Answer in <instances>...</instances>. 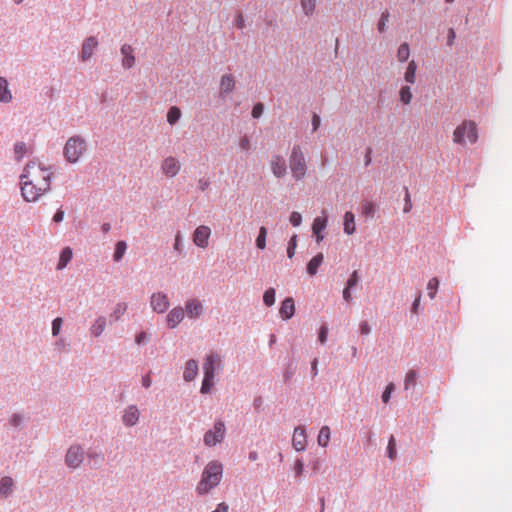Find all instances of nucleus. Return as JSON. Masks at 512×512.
I'll use <instances>...</instances> for the list:
<instances>
[{
	"mask_svg": "<svg viewBox=\"0 0 512 512\" xmlns=\"http://www.w3.org/2000/svg\"><path fill=\"white\" fill-rule=\"evenodd\" d=\"M50 167L37 161H30L20 176L21 194L25 201L35 202L51 189Z\"/></svg>",
	"mask_w": 512,
	"mask_h": 512,
	"instance_id": "obj_1",
	"label": "nucleus"
},
{
	"mask_svg": "<svg viewBox=\"0 0 512 512\" xmlns=\"http://www.w3.org/2000/svg\"><path fill=\"white\" fill-rule=\"evenodd\" d=\"M223 474V466L219 461H210L204 468L202 473V478L197 486V491L199 494H206L211 489L216 487L221 479Z\"/></svg>",
	"mask_w": 512,
	"mask_h": 512,
	"instance_id": "obj_2",
	"label": "nucleus"
},
{
	"mask_svg": "<svg viewBox=\"0 0 512 512\" xmlns=\"http://www.w3.org/2000/svg\"><path fill=\"white\" fill-rule=\"evenodd\" d=\"M478 141V128L473 120H463L453 131V142L458 145L475 144Z\"/></svg>",
	"mask_w": 512,
	"mask_h": 512,
	"instance_id": "obj_3",
	"label": "nucleus"
},
{
	"mask_svg": "<svg viewBox=\"0 0 512 512\" xmlns=\"http://www.w3.org/2000/svg\"><path fill=\"white\" fill-rule=\"evenodd\" d=\"M222 367V359L218 353H210L206 356L203 364L204 379L201 386V393H208L214 385L215 372Z\"/></svg>",
	"mask_w": 512,
	"mask_h": 512,
	"instance_id": "obj_4",
	"label": "nucleus"
},
{
	"mask_svg": "<svg viewBox=\"0 0 512 512\" xmlns=\"http://www.w3.org/2000/svg\"><path fill=\"white\" fill-rule=\"evenodd\" d=\"M289 167L292 172V176L296 181L304 179L307 173V164L305 155L300 146L295 145L292 148L289 157Z\"/></svg>",
	"mask_w": 512,
	"mask_h": 512,
	"instance_id": "obj_5",
	"label": "nucleus"
},
{
	"mask_svg": "<svg viewBox=\"0 0 512 512\" xmlns=\"http://www.w3.org/2000/svg\"><path fill=\"white\" fill-rule=\"evenodd\" d=\"M86 143L80 137H71L64 147V155L68 162L76 163L85 153Z\"/></svg>",
	"mask_w": 512,
	"mask_h": 512,
	"instance_id": "obj_6",
	"label": "nucleus"
},
{
	"mask_svg": "<svg viewBox=\"0 0 512 512\" xmlns=\"http://www.w3.org/2000/svg\"><path fill=\"white\" fill-rule=\"evenodd\" d=\"M226 427L223 421L218 420L214 423L212 429H209L204 435V444L213 447L224 440Z\"/></svg>",
	"mask_w": 512,
	"mask_h": 512,
	"instance_id": "obj_7",
	"label": "nucleus"
},
{
	"mask_svg": "<svg viewBox=\"0 0 512 512\" xmlns=\"http://www.w3.org/2000/svg\"><path fill=\"white\" fill-rule=\"evenodd\" d=\"M210 235L211 229L206 225H200L193 233V243L197 247L205 249L208 246Z\"/></svg>",
	"mask_w": 512,
	"mask_h": 512,
	"instance_id": "obj_8",
	"label": "nucleus"
},
{
	"mask_svg": "<svg viewBox=\"0 0 512 512\" xmlns=\"http://www.w3.org/2000/svg\"><path fill=\"white\" fill-rule=\"evenodd\" d=\"M83 461V450L80 446L74 445L71 446L66 454L65 462L66 464L72 468L75 469L80 466V464Z\"/></svg>",
	"mask_w": 512,
	"mask_h": 512,
	"instance_id": "obj_9",
	"label": "nucleus"
},
{
	"mask_svg": "<svg viewBox=\"0 0 512 512\" xmlns=\"http://www.w3.org/2000/svg\"><path fill=\"white\" fill-rule=\"evenodd\" d=\"M270 169L276 178H282L287 173L286 160L278 154L272 155L269 161Z\"/></svg>",
	"mask_w": 512,
	"mask_h": 512,
	"instance_id": "obj_10",
	"label": "nucleus"
},
{
	"mask_svg": "<svg viewBox=\"0 0 512 512\" xmlns=\"http://www.w3.org/2000/svg\"><path fill=\"white\" fill-rule=\"evenodd\" d=\"M150 304L157 313H164L170 305L167 295L162 292L152 294Z\"/></svg>",
	"mask_w": 512,
	"mask_h": 512,
	"instance_id": "obj_11",
	"label": "nucleus"
},
{
	"mask_svg": "<svg viewBox=\"0 0 512 512\" xmlns=\"http://www.w3.org/2000/svg\"><path fill=\"white\" fill-rule=\"evenodd\" d=\"M180 163L175 157H167L161 164L162 172L169 178L175 177L180 171Z\"/></svg>",
	"mask_w": 512,
	"mask_h": 512,
	"instance_id": "obj_12",
	"label": "nucleus"
},
{
	"mask_svg": "<svg viewBox=\"0 0 512 512\" xmlns=\"http://www.w3.org/2000/svg\"><path fill=\"white\" fill-rule=\"evenodd\" d=\"M306 431L303 427L298 426L294 429L292 437V445L297 451H303L306 448Z\"/></svg>",
	"mask_w": 512,
	"mask_h": 512,
	"instance_id": "obj_13",
	"label": "nucleus"
},
{
	"mask_svg": "<svg viewBox=\"0 0 512 512\" xmlns=\"http://www.w3.org/2000/svg\"><path fill=\"white\" fill-rule=\"evenodd\" d=\"M323 214V217H316L312 224V232L315 235L316 241L318 243L324 239L323 231L326 229L328 221L324 211Z\"/></svg>",
	"mask_w": 512,
	"mask_h": 512,
	"instance_id": "obj_14",
	"label": "nucleus"
},
{
	"mask_svg": "<svg viewBox=\"0 0 512 512\" xmlns=\"http://www.w3.org/2000/svg\"><path fill=\"white\" fill-rule=\"evenodd\" d=\"M120 51H121V54L123 55L122 66L125 69L132 68L135 65V61H136L135 56H134L133 47L129 44H123L121 46Z\"/></svg>",
	"mask_w": 512,
	"mask_h": 512,
	"instance_id": "obj_15",
	"label": "nucleus"
},
{
	"mask_svg": "<svg viewBox=\"0 0 512 512\" xmlns=\"http://www.w3.org/2000/svg\"><path fill=\"white\" fill-rule=\"evenodd\" d=\"M98 46V40L94 36H90L83 42L81 58L82 60H88L92 55L96 47Z\"/></svg>",
	"mask_w": 512,
	"mask_h": 512,
	"instance_id": "obj_16",
	"label": "nucleus"
},
{
	"mask_svg": "<svg viewBox=\"0 0 512 512\" xmlns=\"http://www.w3.org/2000/svg\"><path fill=\"white\" fill-rule=\"evenodd\" d=\"M186 313L189 318L194 319L199 317L203 312V305L197 299H190L185 304Z\"/></svg>",
	"mask_w": 512,
	"mask_h": 512,
	"instance_id": "obj_17",
	"label": "nucleus"
},
{
	"mask_svg": "<svg viewBox=\"0 0 512 512\" xmlns=\"http://www.w3.org/2000/svg\"><path fill=\"white\" fill-rule=\"evenodd\" d=\"M139 410L135 405L128 406L122 420L126 426H134L139 420Z\"/></svg>",
	"mask_w": 512,
	"mask_h": 512,
	"instance_id": "obj_18",
	"label": "nucleus"
},
{
	"mask_svg": "<svg viewBox=\"0 0 512 512\" xmlns=\"http://www.w3.org/2000/svg\"><path fill=\"white\" fill-rule=\"evenodd\" d=\"M184 319V310L182 307L173 308L167 315V325L175 328Z\"/></svg>",
	"mask_w": 512,
	"mask_h": 512,
	"instance_id": "obj_19",
	"label": "nucleus"
},
{
	"mask_svg": "<svg viewBox=\"0 0 512 512\" xmlns=\"http://www.w3.org/2000/svg\"><path fill=\"white\" fill-rule=\"evenodd\" d=\"M279 313L284 320L290 319L295 313L294 300L290 297L286 298L281 304Z\"/></svg>",
	"mask_w": 512,
	"mask_h": 512,
	"instance_id": "obj_20",
	"label": "nucleus"
},
{
	"mask_svg": "<svg viewBox=\"0 0 512 512\" xmlns=\"http://www.w3.org/2000/svg\"><path fill=\"white\" fill-rule=\"evenodd\" d=\"M235 88V79L232 74H226L220 80V94H229Z\"/></svg>",
	"mask_w": 512,
	"mask_h": 512,
	"instance_id": "obj_21",
	"label": "nucleus"
},
{
	"mask_svg": "<svg viewBox=\"0 0 512 512\" xmlns=\"http://www.w3.org/2000/svg\"><path fill=\"white\" fill-rule=\"evenodd\" d=\"M197 373H198L197 362L195 360H189L186 363V366L184 369V373H183L184 380L188 381V382L193 380L196 377Z\"/></svg>",
	"mask_w": 512,
	"mask_h": 512,
	"instance_id": "obj_22",
	"label": "nucleus"
},
{
	"mask_svg": "<svg viewBox=\"0 0 512 512\" xmlns=\"http://www.w3.org/2000/svg\"><path fill=\"white\" fill-rule=\"evenodd\" d=\"M323 260L324 255L322 253H318L309 261V263L307 264V272L310 276L316 275L318 268L323 263Z\"/></svg>",
	"mask_w": 512,
	"mask_h": 512,
	"instance_id": "obj_23",
	"label": "nucleus"
},
{
	"mask_svg": "<svg viewBox=\"0 0 512 512\" xmlns=\"http://www.w3.org/2000/svg\"><path fill=\"white\" fill-rule=\"evenodd\" d=\"M12 100V93L8 88V81L0 77V102L9 103Z\"/></svg>",
	"mask_w": 512,
	"mask_h": 512,
	"instance_id": "obj_24",
	"label": "nucleus"
},
{
	"mask_svg": "<svg viewBox=\"0 0 512 512\" xmlns=\"http://www.w3.org/2000/svg\"><path fill=\"white\" fill-rule=\"evenodd\" d=\"M355 230V216L351 211H347L344 215V232L348 235H352Z\"/></svg>",
	"mask_w": 512,
	"mask_h": 512,
	"instance_id": "obj_25",
	"label": "nucleus"
},
{
	"mask_svg": "<svg viewBox=\"0 0 512 512\" xmlns=\"http://www.w3.org/2000/svg\"><path fill=\"white\" fill-rule=\"evenodd\" d=\"M416 70H417V64L414 60L410 61L408 63V66L406 68L404 79L409 84H414L416 81Z\"/></svg>",
	"mask_w": 512,
	"mask_h": 512,
	"instance_id": "obj_26",
	"label": "nucleus"
},
{
	"mask_svg": "<svg viewBox=\"0 0 512 512\" xmlns=\"http://www.w3.org/2000/svg\"><path fill=\"white\" fill-rule=\"evenodd\" d=\"M128 309V304L125 302H119L115 305L112 313L110 314V318L114 321H119L121 317L126 313Z\"/></svg>",
	"mask_w": 512,
	"mask_h": 512,
	"instance_id": "obj_27",
	"label": "nucleus"
},
{
	"mask_svg": "<svg viewBox=\"0 0 512 512\" xmlns=\"http://www.w3.org/2000/svg\"><path fill=\"white\" fill-rule=\"evenodd\" d=\"M72 256H73V253H72L71 248L65 247L60 254L57 268L59 270L65 268L67 266V264L71 261Z\"/></svg>",
	"mask_w": 512,
	"mask_h": 512,
	"instance_id": "obj_28",
	"label": "nucleus"
},
{
	"mask_svg": "<svg viewBox=\"0 0 512 512\" xmlns=\"http://www.w3.org/2000/svg\"><path fill=\"white\" fill-rule=\"evenodd\" d=\"M106 327V318L103 316L98 317L91 326V333L98 337L103 333Z\"/></svg>",
	"mask_w": 512,
	"mask_h": 512,
	"instance_id": "obj_29",
	"label": "nucleus"
},
{
	"mask_svg": "<svg viewBox=\"0 0 512 512\" xmlns=\"http://www.w3.org/2000/svg\"><path fill=\"white\" fill-rule=\"evenodd\" d=\"M330 440V428L328 426H323L317 438V442L320 446L326 447Z\"/></svg>",
	"mask_w": 512,
	"mask_h": 512,
	"instance_id": "obj_30",
	"label": "nucleus"
},
{
	"mask_svg": "<svg viewBox=\"0 0 512 512\" xmlns=\"http://www.w3.org/2000/svg\"><path fill=\"white\" fill-rule=\"evenodd\" d=\"M13 487V479L10 477H3L0 481V493L4 496H8Z\"/></svg>",
	"mask_w": 512,
	"mask_h": 512,
	"instance_id": "obj_31",
	"label": "nucleus"
},
{
	"mask_svg": "<svg viewBox=\"0 0 512 512\" xmlns=\"http://www.w3.org/2000/svg\"><path fill=\"white\" fill-rule=\"evenodd\" d=\"M302 10L306 16H311L316 10V0H300Z\"/></svg>",
	"mask_w": 512,
	"mask_h": 512,
	"instance_id": "obj_32",
	"label": "nucleus"
},
{
	"mask_svg": "<svg viewBox=\"0 0 512 512\" xmlns=\"http://www.w3.org/2000/svg\"><path fill=\"white\" fill-rule=\"evenodd\" d=\"M127 249L125 241H118L115 246V252L113 254L114 261L118 262L122 259Z\"/></svg>",
	"mask_w": 512,
	"mask_h": 512,
	"instance_id": "obj_33",
	"label": "nucleus"
},
{
	"mask_svg": "<svg viewBox=\"0 0 512 512\" xmlns=\"http://www.w3.org/2000/svg\"><path fill=\"white\" fill-rule=\"evenodd\" d=\"M181 117V110L176 107L172 106L167 113V122L170 125H174Z\"/></svg>",
	"mask_w": 512,
	"mask_h": 512,
	"instance_id": "obj_34",
	"label": "nucleus"
},
{
	"mask_svg": "<svg viewBox=\"0 0 512 512\" xmlns=\"http://www.w3.org/2000/svg\"><path fill=\"white\" fill-rule=\"evenodd\" d=\"M410 56V48L408 43H402L397 50V59L400 62H405Z\"/></svg>",
	"mask_w": 512,
	"mask_h": 512,
	"instance_id": "obj_35",
	"label": "nucleus"
},
{
	"mask_svg": "<svg viewBox=\"0 0 512 512\" xmlns=\"http://www.w3.org/2000/svg\"><path fill=\"white\" fill-rule=\"evenodd\" d=\"M266 237H267V229L264 226H261L259 229L258 236L256 238V246L260 250H264L266 248Z\"/></svg>",
	"mask_w": 512,
	"mask_h": 512,
	"instance_id": "obj_36",
	"label": "nucleus"
},
{
	"mask_svg": "<svg viewBox=\"0 0 512 512\" xmlns=\"http://www.w3.org/2000/svg\"><path fill=\"white\" fill-rule=\"evenodd\" d=\"M28 152L27 145L24 142H17L14 146L15 159L20 161Z\"/></svg>",
	"mask_w": 512,
	"mask_h": 512,
	"instance_id": "obj_37",
	"label": "nucleus"
},
{
	"mask_svg": "<svg viewBox=\"0 0 512 512\" xmlns=\"http://www.w3.org/2000/svg\"><path fill=\"white\" fill-rule=\"evenodd\" d=\"M389 18H390V13L388 10H385L381 13V17L378 21V24H377V30L380 32V33H383L385 32L386 30V25L387 23L389 22Z\"/></svg>",
	"mask_w": 512,
	"mask_h": 512,
	"instance_id": "obj_38",
	"label": "nucleus"
},
{
	"mask_svg": "<svg viewBox=\"0 0 512 512\" xmlns=\"http://www.w3.org/2000/svg\"><path fill=\"white\" fill-rule=\"evenodd\" d=\"M399 94H400V100L403 104H405V105L410 104V102L412 100V93H411V89L409 86H403L400 89Z\"/></svg>",
	"mask_w": 512,
	"mask_h": 512,
	"instance_id": "obj_39",
	"label": "nucleus"
},
{
	"mask_svg": "<svg viewBox=\"0 0 512 512\" xmlns=\"http://www.w3.org/2000/svg\"><path fill=\"white\" fill-rule=\"evenodd\" d=\"M438 287L439 280L436 277L431 278L427 284L428 295L431 299L435 297Z\"/></svg>",
	"mask_w": 512,
	"mask_h": 512,
	"instance_id": "obj_40",
	"label": "nucleus"
},
{
	"mask_svg": "<svg viewBox=\"0 0 512 512\" xmlns=\"http://www.w3.org/2000/svg\"><path fill=\"white\" fill-rule=\"evenodd\" d=\"M417 379V373L415 370H410L406 374L405 382H404V388L407 390L410 387L414 386Z\"/></svg>",
	"mask_w": 512,
	"mask_h": 512,
	"instance_id": "obj_41",
	"label": "nucleus"
},
{
	"mask_svg": "<svg viewBox=\"0 0 512 512\" xmlns=\"http://www.w3.org/2000/svg\"><path fill=\"white\" fill-rule=\"evenodd\" d=\"M263 302L267 306H272L275 303V290L273 288H269L265 291L263 295Z\"/></svg>",
	"mask_w": 512,
	"mask_h": 512,
	"instance_id": "obj_42",
	"label": "nucleus"
},
{
	"mask_svg": "<svg viewBox=\"0 0 512 512\" xmlns=\"http://www.w3.org/2000/svg\"><path fill=\"white\" fill-rule=\"evenodd\" d=\"M387 453H388V457L391 460H394L396 458V455H397L396 440L393 435L389 439Z\"/></svg>",
	"mask_w": 512,
	"mask_h": 512,
	"instance_id": "obj_43",
	"label": "nucleus"
},
{
	"mask_svg": "<svg viewBox=\"0 0 512 512\" xmlns=\"http://www.w3.org/2000/svg\"><path fill=\"white\" fill-rule=\"evenodd\" d=\"M362 213L367 217H373L375 213V206L372 202L366 201L362 204Z\"/></svg>",
	"mask_w": 512,
	"mask_h": 512,
	"instance_id": "obj_44",
	"label": "nucleus"
},
{
	"mask_svg": "<svg viewBox=\"0 0 512 512\" xmlns=\"http://www.w3.org/2000/svg\"><path fill=\"white\" fill-rule=\"evenodd\" d=\"M296 246H297V235H293L290 238V241H289L288 247H287V256L289 258H292L294 256Z\"/></svg>",
	"mask_w": 512,
	"mask_h": 512,
	"instance_id": "obj_45",
	"label": "nucleus"
},
{
	"mask_svg": "<svg viewBox=\"0 0 512 512\" xmlns=\"http://www.w3.org/2000/svg\"><path fill=\"white\" fill-rule=\"evenodd\" d=\"M62 318L57 317L52 322V334L53 336H57L60 332L61 326H62Z\"/></svg>",
	"mask_w": 512,
	"mask_h": 512,
	"instance_id": "obj_46",
	"label": "nucleus"
},
{
	"mask_svg": "<svg viewBox=\"0 0 512 512\" xmlns=\"http://www.w3.org/2000/svg\"><path fill=\"white\" fill-rule=\"evenodd\" d=\"M393 391H394V384L393 383L388 384L382 394V400L384 403H387L389 401Z\"/></svg>",
	"mask_w": 512,
	"mask_h": 512,
	"instance_id": "obj_47",
	"label": "nucleus"
},
{
	"mask_svg": "<svg viewBox=\"0 0 512 512\" xmlns=\"http://www.w3.org/2000/svg\"><path fill=\"white\" fill-rule=\"evenodd\" d=\"M289 220H290V223H291L293 226L297 227V226H299V225L301 224V222H302V216H301V214H300V213H298V212H292V213H291V215H290V219H289Z\"/></svg>",
	"mask_w": 512,
	"mask_h": 512,
	"instance_id": "obj_48",
	"label": "nucleus"
},
{
	"mask_svg": "<svg viewBox=\"0 0 512 512\" xmlns=\"http://www.w3.org/2000/svg\"><path fill=\"white\" fill-rule=\"evenodd\" d=\"M239 147L243 151H248L251 147L250 139L247 136H243L239 140Z\"/></svg>",
	"mask_w": 512,
	"mask_h": 512,
	"instance_id": "obj_49",
	"label": "nucleus"
},
{
	"mask_svg": "<svg viewBox=\"0 0 512 512\" xmlns=\"http://www.w3.org/2000/svg\"><path fill=\"white\" fill-rule=\"evenodd\" d=\"M357 283H358V273H357V271H354V272L350 275V277H349V279H348V281H347V285H346V287H348V288H351V289H352L353 287H355V286L357 285Z\"/></svg>",
	"mask_w": 512,
	"mask_h": 512,
	"instance_id": "obj_50",
	"label": "nucleus"
},
{
	"mask_svg": "<svg viewBox=\"0 0 512 512\" xmlns=\"http://www.w3.org/2000/svg\"><path fill=\"white\" fill-rule=\"evenodd\" d=\"M264 110V106L262 103H257L252 109L253 118H259Z\"/></svg>",
	"mask_w": 512,
	"mask_h": 512,
	"instance_id": "obj_51",
	"label": "nucleus"
},
{
	"mask_svg": "<svg viewBox=\"0 0 512 512\" xmlns=\"http://www.w3.org/2000/svg\"><path fill=\"white\" fill-rule=\"evenodd\" d=\"M412 209V202H411V198H410V193L408 192V190L406 189V194H405V205H404V212L405 213H408L410 212Z\"/></svg>",
	"mask_w": 512,
	"mask_h": 512,
	"instance_id": "obj_52",
	"label": "nucleus"
},
{
	"mask_svg": "<svg viewBox=\"0 0 512 512\" xmlns=\"http://www.w3.org/2000/svg\"><path fill=\"white\" fill-rule=\"evenodd\" d=\"M327 335H328V328L326 326H321L320 328V331H319V341L324 344L327 340Z\"/></svg>",
	"mask_w": 512,
	"mask_h": 512,
	"instance_id": "obj_53",
	"label": "nucleus"
},
{
	"mask_svg": "<svg viewBox=\"0 0 512 512\" xmlns=\"http://www.w3.org/2000/svg\"><path fill=\"white\" fill-rule=\"evenodd\" d=\"M455 38H456L455 31H454V29L450 28L448 30L447 45L452 46L454 44Z\"/></svg>",
	"mask_w": 512,
	"mask_h": 512,
	"instance_id": "obj_54",
	"label": "nucleus"
},
{
	"mask_svg": "<svg viewBox=\"0 0 512 512\" xmlns=\"http://www.w3.org/2000/svg\"><path fill=\"white\" fill-rule=\"evenodd\" d=\"M63 218H64V211L61 209H58L57 212L53 216V221L56 223H59L63 220Z\"/></svg>",
	"mask_w": 512,
	"mask_h": 512,
	"instance_id": "obj_55",
	"label": "nucleus"
},
{
	"mask_svg": "<svg viewBox=\"0 0 512 512\" xmlns=\"http://www.w3.org/2000/svg\"><path fill=\"white\" fill-rule=\"evenodd\" d=\"M146 339L147 334L145 332H140L139 334L136 335L135 341L137 344H142L146 341Z\"/></svg>",
	"mask_w": 512,
	"mask_h": 512,
	"instance_id": "obj_56",
	"label": "nucleus"
},
{
	"mask_svg": "<svg viewBox=\"0 0 512 512\" xmlns=\"http://www.w3.org/2000/svg\"><path fill=\"white\" fill-rule=\"evenodd\" d=\"M294 468H295L296 474L301 475L303 468H304L303 462L301 460H297Z\"/></svg>",
	"mask_w": 512,
	"mask_h": 512,
	"instance_id": "obj_57",
	"label": "nucleus"
},
{
	"mask_svg": "<svg viewBox=\"0 0 512 512\" xmlns=\"http://www.w3.org/2000/svg\"><path fill=\"white\" fill-rule=\"evenodd\" d=\"M360 332L361 334L363 335H367L370 333V326L368 325L367 322H363L361 325H360Z\"/></svg>",
	"mask_w": 512,
	"mask_h": 512,
	"instance_id": "obj_58",
	"label": "nucleus"
},
{
	"mask_svg": "<svg viewBox=\"0 0 512 512\" xmlns=\"http://www.w3.org/2000/svg\"><path fill=\"white\" fill-rule=\"evenodd\" d=\"M320 117L317 115V114H314L313 117H312V126H313V130H317L318 127L320 126Z\"/></svg>",
	"mask_w": 512,
	"mask_h": 512,
	"instance_id": "obj_59",
	"label": "nucleus"
},
{
	"mask_svg": "<svg viewBox=\"0 0 512 512\" xmlns=\"http://www.w3.org/2000/svg\"><path fill=\"white\" fill-rule=\"evenodd\" d=\"M228 505L226 503H220L217 505L216 509L212 512H228Z\"/></svg>",
	"mask_w": 512,
	"mask_h": 512,
	"instance_id": "obj_60",
	"label": "nucleus"
},
{
	"mask_svg": "<svg viewBox=\"0 0 512 512\" xmlns=\"http://www.w3.org/2000/svg\"><path fill=\"white\" fill-rule=\"evenodd\" d=\"M350 290H351V288H348V287H345V289L343 290V298L347 302H350L352 299Z\"/></svg>",
	"mask_w": 512,
	"mask_h": 512,
	"instance_id": "obj_61",
	"label": "nucleus"
},
{
	"mask_svg": "<svg viewBox=\"0 0 512 512\" xmlns=\"http://www.w3.org/2000/svg\"><path fill=\"white\" fill-rule=\"evenodd\" d=\"M151 378L149 375H146L142 378V385L145 387V388H148L151 386Z\"/></svg>",
	"mask_w": 512,
	"mask_h": 512,
	"instance_id": "obj_62",
	"label": "nucleus"
},
{
	"mask_svg": "<svg viewBox=\"0 0 512 512\" xmlns=\"http://www.w3.org/2000/svg\"><path fill=\"white\" fill-rule=\"evenodd\" d=\"M180 240H181V236H180V233H178L175 237V243H174V249L176 251H180L181 250V247H180Z\"/></svg>",
	"mask_w": 512,
	"mask_h": 512,
	"instance_id": "obj_63",
	"label": "nucleus"
},
{
	"mask_svg": "<svg viewBox=\"0 0 512 512\" xmlns=\"http://www.w3.org/2000/svg\"><path fill=\"white\" fill-rule=\"evenodd\" d=\"M420 299H421V296H420V295H418V296L416 297V299H415V301H414L413 305H412V311H413L414 313H416V311H417V308H418V306H419V304H420Z\"/></svg>",
	"mask_w": 512,
	"mask_h": 512,
	"instance_id": "obj_64",
	"label": "nucleus"
}]
</instances>
